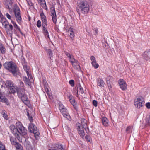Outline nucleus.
<instances>
[{
	"label": "nucleus",
	"mask_w": 150,
	"mask_h": 150,
	"mask_svg": "<svg viewBox=\"0 0 150 150\" xmlns=\"http://www.w3.org/2000/svg\"><path fill=\"white\" fill-rule=\"evenodd\" d=\"M4 68L11 73L13 75L16 76L17 74V67L13 61H8L4 64Z\"/></svg>",
	"instance_id": "obj_1"
},
{
	"label": "nucleus",
	"mask_w": 150,
	"mask_h": 150,
	"mask_svg": "<svg viewBox=\"0 0 150 150\" xmlns=\"http://www.w3.org/2000/svg\"><path fill=\"white\" fill-rule=\"evenodd\" d=\"M78 6L79 9L83 13L86 14L89 11L90 7L89 4L85 0H82L79 2Z\"/></svg>",
	"instance_id": "obj_2"
},
{
	"label": "nucleus",
	"mask_w": 150,
	"mask_h": 150,
	"mask_svg": "<svg viewBox=\"0 0 150 150\" xmlns=\"http://www.w3.org/2000/svg\"><path fill=\"white\" fill-rule=\"evenodd\" d=\"M16 125L17 132L21 135H25L27 134V130L23 126L21 122H16Z\"/></svg>",
	"instance_id": "obj_3"
},
{
	"label": "nucleus",
	"mask_w": 150,
	"mask_h": 150,
	"mask_svg": "<svg viewBox=\"0 0 150 150\" xmlns=\"http://www.w3.org/2000/svg\"><path fill=\"white\" fill-rule=\"evenodd\" d=\"M69 59L70 62L71 63L74 68L78 71H80V67L78 61L76 60L72 55Z\"/></svg>",
	"instance_id": "obj_4"
},
{
	"label": "nucleus",
	"mask_w": 150,
	"mask_h": 150,
	"mask_svg": "<svg viewBox=\"0 0 150 150\" xmlns=\"http://www.w3.org/2000/svg\"><path fill=\"white\" fill-rule=\"evenodd\" d=\"M28 128L30 132L31 133H33L34 134L35 138H36V136H38L40 134V133L38 132L37 127L33 124H30Z\"/></svg>",
	"instance_id": "obj_5"
},
{
	"label": "nucleus",
	"mask_w": 150,
	"mask_h": 150,
	"mask_svg": "<svg viewBox=\"0 0 150 150\" xmlns=\"http://www.w3.org/2000/svg\"><path fill=\"white\" fill-rule=\"evenodd\" d=\"M14 12L16 21L18 23L20 24L22 19L21 17L20 10L19 7L18 6L15 7L14 8Z\"/></svg>",
	"instance_id": "obj_6"
},
{
	"label": "nucleus",
	"mask_w": 150,
	"mask_h": 150,
	"mask_svg": "<svg viewBox=\"0 0 150 150\" xmlns=\"http://www.w3.org/2000/svg\"><path fill=\"white\" fill-rule=\"evenodd\" d=\"M50 10L53 21L54 23L56 24L57 21V16L54 6H52L50 8Z\"/></svg>",
	"instance_id": "obj_7"
},
{
	"label": "nucleus",
	"mask_w": 150,
	"mask_h": 150,
	"mask_svg": "<svg viewBox=\"0 0 150 150\" xmlns=\"http://www.w3.org/2000/svg\"><path fill=\"white\" fill-rule=\"evenodd\" d=\"M5 29L7 33L10 36H11L13 33V26L12 25L5 24L4 26Z\"/></svg>",
	"instance_id": "obj_8"
},
{
	"label": "nucleus",
	"mask_w": 150,
	"mask_h": 150,
	"mask_svg": "<svg viewBox=\"0 0 150 150\" xmlns=\"http://www.w3.org/2000/svg\"><path fill=\"white\" fill-rule=\"evenodd\" d=\"M80 125V123H78L76 124L77 129L80 136L82 137H83L85 135L84 131L82 127H81Z\"/></svg>",
	"instance_id": "obj_9"
},
{
	"label": "nucleus",
	"mask_w": 150,
	"mask_h": 150,
	"mask_svg": "<svg viewBox=\"0 0 150 150\" xmlns=\"http://www.w3.org/2000/svg\"><path fill=\"white\" fill-rule=\"evenodd\" d=\"M21 63L24 70L26 72L27 76L29 77V76L30 75V74L29 72V67L27 66V63L25 62V60L24 59H22Z\"/></svg>",
	"instance_id": "obj_10"
},
{
	"label": "nucleus",
	"mask_w": 150,
	"mask_h": 150,
	"mask_svg": "<svg viewBox=\"0 0 150 150\" xmlns=\"http://www.w3.org/2000/svg\"><path fill=\"white\" fill-rule=\"evenodd\" d=\"M119 84L120 88L122 90H125L127 89V85L125 81L123 79L119 80Z\"/></svg>",
	"instance_id": "obj_11"
},
{
	"label": "nucleus",
	"mask_w": 150,
	"mask_h": 150,
	"mask_svg": "<svg viewBox=\"0 0 150 150\" xmlns=\"http://www.w3.org/2000/svg\"><path fill=\"white\" fill-rule=\"evenodd\" d=\"M63 116L66 118L67 119L69 120L70 118L69 114L67 112V110L66 108H64L60 110Z\"/></svg>",
	"instance_id": "obj_12"
},
{
	"label": "nucleus",
	"mask_w": 150,
	"mask_h": 150,
	"mask_svg": "<svg viewBox=\"0 0 150 150\" xmlns=\"http://www.w3.org/2000/svg\"><path fill=\"white\" fill-rule=\"evenodd\" d=\"M0 22H1L3 26L5 24H8L9 22L7 21L6 18L3 16L1 12H0Z\"/></svg>",
	"instance_id": "obj_13"
},
{
	"label": "nucleus",
	"mask_w": 150,
	"mask_h": 150,
	"mask_svg": "<svg viewBox=\"0 0 150 150\" xmlns=\"http://www.w3.org/2000/svg\"><path fill=\"white\" fill-rule=\"evenodd\" d=\"M38 1L43 8L47 11L48 10L45 0H38Z\"/></svg>",
	"instance_id": "obj_14"
},
{
	"label": "nucleus",
	"mask_w": 150,
	"mask_h": 150,
	"mask_svg": "<svg viewBox=\"0 0 150 150\" xmlns=\"http://www.w3.org/2000/svg\"><path fill=\"white\" fill-rule=\"evenodd\" d=\"M143 57L146 60L150 59V51H146L144 52L143 54Z\"/></svg>",
	"instance_id": "obj_15"
},
{
	"label": "nucleus",
	"mask_w": 150,
	"mask_h": 150,
	"mask_svg": "<svg viewBox=\"0 0 150 150\" xmlns=\"http://www.w3.org/2000/svg\"><path fill=\"white\" fill-rule=\"evenodd\" d=\"M40 16H41L42 21V25L47 24V20L46 17L43 12L40 13Z\"/></svg>",
	"instance_id": "obj_16"
},
{
	"label": "nucleus",
	"mask_w": 150,
	"mask_h": 150,
	"mask_svg": "<svg viewBox=\"0 0 150 150\" xmlns=\"http://www.w3.org/2000/svg\"><path fill=\"white\" fill-rule=\"evenodd\" d=\"M17 93L19 98L22 97V96L25 94L24 91L23 89H18L17 90Z\"/></svg>",
	"instance_id": "obj_17"
},
{
	"label": "nucleus",
	"mask_w": 150,
	"mask_h": 150,
	"mask_svg": "<svg viewBox=\"0 0 150 150\" xmlns=\"http://www.w3.org/2000/svg\"><path fill=\"white\" fill-rule=\"evenodd\" d=\"M77 93L76 94V96L78 97L79 95L81 94H83L84 93V90L83 88L80 85L77 88Z\"/></svg>",
	"instance_id": "obj_18"
},
{
	"label": "nucleus",
	"mask_w": 150,
	"mask_h": 150,
	"mask_svg": "<svg viewBox=\"0 0 150 150\" xmlns=\"http://www.w3.org/2000/svg\"><path fill=\"white\" fill-rule=\"evenodd\" d=\"M0 102H3L6 104L7 105H9V102L8 99L4 96H2L0 98Z\"/></svg>",
	"instance_id": "obj_19"
},
{
	"label": "nucleus",
	"mask_w": 150,
	"mask_h": 150,
	"mask_svg": "<svg viewBox=\"0 0 150 150\" xmlns=\"http://www.w3.org/2000/svg\"><path fill=\"white\" fill-rule=\"evenodd\" d=\"M104 81L100 78L98 79V86L100 88H102L104 86L105 84Z\"/></svg>",
	"instance_id": "obj_20"
},
{
	"label": "nucleus",
	"mask_w": 150,
	"mask_h": 150,
	"mask_svg": "<svg viewBox=\"0 0 150 150\" xmlns=\"http://www.w3.org/2000/svg\"><path fill=\"white\" fill-rule=\"evenodd\" d=\"M134 102V104L135 107L137 109H141L144 106V103H139L138 102Z\"/></svg>",
	"instance_id": "obj_21"
},
{
	"label": "nucleus",
	"mask_w": 150,
	"mask_h": 150,
	"mask_svg": "<svg viewBox=\"0 0 150 150\" xmlns=\"http://www.w3.org/2000/svg\"><path fill=\"white\" fill-rule=\"evenodd\" d=\"M9 89L10 93L13 94L15 93L16 91L17 92L18 89L16 85L13 86L12 87L9 88Z\"/></svg>",
	"instance_id": "obj_22"
},
{
	"label": "nucleus",
	"mask_w": 150,
	"mask_h": 150,
	"mask_svg": "<svg viewBox=\"0 0 150 150\" xmlns=\"http://www.w3.org/2000/svg\"><path fill=\"white\" fill-rule=\"evenodd\" d=\"M102 122L103 124L105 126L108 125V120L107 118L105 117H103L101 119Z\"/></svg>",
	"instance_id": "obj_23"
},
{
	"label": "nucleus",
	"mask_w": 150,
	"mask_h": 150,
	"mask_svg": "<svg viewBox=\"0 0 150 150\" xmlns=\"http://www.w3.org/2000/svg\"><path fill=\"white\" fill-rule=\"evenodd\" d=\"M6 84L7 86H8L9 88L16 85L14 83H13V82L11 80H7L6 81Z\"/></svg>",
	"instance_id": "obj_24"
},
{
	"label": "nucleus",
	"mask_w": 150,
	"mask_h": 150,
	"mask_svg": "<svg viewBox=\"0 0 150 150\" xmlns=\"http://www.w3.org/2000/svg\"><path fill=\"white\" fill-rule=\"evenodd\" d=\"M138 102L139 103H143L145 102L144 101V99L141 96H139L135 100L134 102Z\"/></svg>",
	"instance_id": "obj_25"
},
{
	"label": "nucleus",
	"mask_w": 150,
	"mask_h": 150,
	"mask_svg": "<svg viewBox=\"0 0 150 150\" xmlns=\"http://www.w3.org/2000/svg\"><path fill=\"white\" fill-rule=\"evenodd\" d=\"M11 1L10 0H5L4 4L7 8L10 9L9 6L11 5Z\"/></svg>",
	"instance_id": "obj_26"
},
{
	"label": "nucleus",
	"mask_w": 150,
	"mask_h": 150,
	"mask_svg": "<svg viewBox=\"0 0 150 150\" xmlns=\"http://www.w3.org/2000/svg\"><path fill=\"white\" fill-rule=\"evenodd\" d=\"M0 51L2 54H5L6 52L5 48L4 45L1 43H0Z\"/></svg>",
	"instance_id": "obj_27"
},
{
	"label": "nucleus",
	"mask_w": 150,
	"mask_h": 150,
	"mask_svg": "<svg viewBox=\"0 0 150 150\" xmlns=\"http://www.w3.org/2000/svg\"><path fill=\"white\" fill-rule=\"evenodd\" d=\"M47 25V24H45V25H42V30L43 31V33L44 35L48 33L47 29L46 28V26Z\"/></svg>",
	"instance_id": "obj_28"
},
{
	"label": "nucleus",
	"mask_w": 150,
	"mask_h": 150,
	"mask_svg": "<svg viewBox=\"0 0 150 150\" xmlns=\"http://www.w3.org/2000/svg\"><path fill=\"white\" fill-rule=\"evenodd\" d=\"M15 144L14 145H15L17 150H23L22 146L19 143L16 142Z\"/></svg>",
	"instance_id": "obj_29"
},
{
	"label": "nucleus",
	"mask_w": 150,
	"mask_h": 150,
	"mask_svg": "<svg viewBox=\"0 0 150 150\" xmlns=\"http://www.w3.org/2000/svg\"><path fill=\"white\" fill-rule=\"evenodd\" d=\"M28 77V78L26 76L23 77V80L25 84L29 85L30 84V80L28 78L29 77Z\"/></svg>",
	"instance_id": "obj_30"
},
{
	"label": "nucleus",
	"mask_w": 150,
	"mask_h": 150,
	"mask_svg": "<svg viewBox=\"0 0 150 150\" xmlns=\"http://www.w3.org/2000/svg\"><path fill=\"white\" fill-rule=\"evenodd\" d=\"M10 128L11 130L13 133H14V134L16 132H17V129L16 127L15 128V126L14 125H11L10 126Z\"/></svg>",
	"instance_id": "obj_31"
},
{
	"label": "nucleus",
	"mask_w": 150,
	"mask_h": 150,
	"mask_svg": "<svg viewBox=\"0 0 150 150\" xmlns=\"http://www.w3.org/2000/svg\"><path fill=\"white\" fill-rule=\"evenodd\" d=\"M69 32L70 33V37L71 38H73L74 36V32L71 28L69 29Z\"/></svg>",
	"instance_id": "obj_32"
},
{
	"label": "nucleus",
	"mask_w": 150,
	"mask_h": 150,
	"mask_svg": "<svg viewBox=\"0 0 150 150\" xmlns=\"http://www.w3.org/2000/svg\"><path fill=\"white\" fill-rule=\"evenodd\" d=\"M132 126H129L127 127L126 129V132L127 133H131L132 132Z\"/></svg>",
	"instance_id": "obj_33"
},
{
	"label": "nucleus",
	"mask_w": 150,
	"mask_h": 150,
	"mask_svg": "<svg viewBox=\"0 0 150 150\" xmlns=\"http://www.w3.org/2000/svg\"><path fill=\"white\" fill-rule=\"evenodd\" d=\"M10 140L12 144L14 145L17 142H16V139L13 137H10Z\"/></svg>",
	"instance_id": "obj_34"
},
{
	"label": "nucleus",
	"mask_w": 150,
	"mask_h": 150,
	"mask_svg": "<svg viewBox=\"0 0 150 150\" xmlns=\"http://www.w3.org/2000/svg\"><path fill=\"white\" fill-rule=\"evenodd\" d=\"M55 148L58 149H61L64 150V149L61 144H56L55 145Z\"/></svg>",
	"instance_id": "obj_35"
},
{
	"label": "nucleus",
	"mask_w": 150,
	"mask_h": 150,
	"mask_svg": "<svg viewBox=\"0 0 150 150\" xmlns=\"http://www.w3.org/2000/svg\"><path fill=\"white\" fill-rule=\"evenodd\" d=\"M20 98L21 99L23 102H24L27 100L28 97L27 95L25 94L22 96V97H21Z\"/></svg>",
	"instance_id": "obj_36"
},
{
	"label": "nucleus",
	"mask_w": 150,
	"mask_h": 150,
	"mask_svg": "<svg viewBox=\"0 0 150 150\" xmlns=\"http://www.w3.org/2000/svg\"><path fill=\"white\" fill-rule=\"evenodd\" d=\"M91 63L93 66L96 69L98 68L99 66L98 64L97 63L96 61L92 62Z\"/></svg>",
	"instance_id": "obj_37"
},
{
	"label": "nucleus",
	"mask_w": 150,
	"mask_h": 150,
	"mask_svg": "<svg viewBox=\"0 0 150 150\" xmlns=\"http://www.w3.org/2000/svg\"><path fill=\"white\" fill-rule=\"evenodd\" d=\"M25 145L26 147V149H28V150H32V148L31 147L30 144H27L26 143L25 144Z\"/></svg>",
	"instance_id": "obj_38"
},
{
	"label": "nucleus",
	"mask_w": 150,
	"mask_h": 150,
	"mask_svg": "<svg viewBox=\"0 0 150 150\" xmlns=\"http://www.w3.org/2000/svg\"><path fill=\"white\" fill-rule=\"evenodd\" d=\"M1 114L4 119H8V117L7 115L4 112H2L1 113Z\"/></svg>",
	"instance_id": "obj_39"
},
{
	"label": "nucleus",
	"mask_w": 150,
	"mask_h": 150,
	"mask_svg": "<svg viewBox=\"0 0 150 150\" xmlns=\"http://www.w3.org/2000/svg\"><path fill=\"white\" fill-rule=\"evenodd\" d=\"M5 148L4 144L2 142L0 143V150H2Z\"/></svg>",
	"instance_id": "obj_40"
},
{
	"label": "nucleus",
	"mask_w": 150,
	"mask_h": 150,
	"mask_svg": "<svg viewBox=\"0 0 150 150\" xmlns=\"http://www.w3.org/2000/svg\"><path fill=\"white\" fill-rule=\"evenodd\" d=\"M37 26L38 27L40 28V27L41 26V21L40 20H38L37 21Z\"/></svg>",
	"instance_id": "obj_41"
},
{
	"label": "nucleus",
	"mask_w": 150,
	"mask_h": 150,
	"mask_svg": "<svg viewBox=\"0 0 150 150\" xmlns=\"http://www.w3.org/2000/svg\"><path fill=\"white\" fill-rule=\"evenodd\" d=\"M93 30V33L95 35H96L97 34H98V28H95Z\"/></svg>",
	"instance_id": "obj_42"
},
{
	"label": "nucleus",
	"mask_w": 150,
	"mask_h": 150,
	"mask_svg": "<svg viewBox=\"0 0 150 150\" xmlns=\"http://www.w3.org/2000/svg\"><path fill=\"white\" fill-rule=\"evenodd\" d=\"M69 83L71 86H73L74 85V80H71L69 82Z\"/></svg>",
	"instance_id": "obj_43"
},
{
	"label": "nucleus",
	"mask_w": 150,
	"mask_h": 150,
	"mask_svg": "<svg viewBox=\"0 0 150 150\" xmlns=\"http://www.w3.org/2000/svg\"><path fill=\"white\" fill-rule=\"evenodd\" d=\"M70 103L72 104V105L74 106L75 104V100L74 98H72L71 99H70V100H69Z\"/></svg>",
	"instance_id": "obj_44"
},
{
	"label": "nucleus",
	"mask_w": 150,
	"mask_h": 150,
	"mask_svg": "<svg viewBox=\"0 0 150 150\" xmlns=\"http://www.w3.org/2000/svg\"><path fill=\"white\" fill-rule=\"evenodd\" d=\"M85 138L86 140L90 142L91 141V138L88 135H86L85 136Z\"/></svg>",
	"instance_id": "obj_45"
},
{
	"label": "nucleus",
	"mask_w": 150,
	"mask_h": 150,
	"mask_svg": "<svg viewBox=\"0 0 150 150\" xmlns=\"http://www.w3.org/2000/svg\"><path fill=\"white\" fill-rule=\"evenodd\" d=\"M59 109L60 110H61L62 109H64L65 108L64 107V105L61 103H60L59 104Z\"/></svg>",
	"instance_id": "obj_46"
},
{
	"label": "nucleus",
	"mask_w": 150,
	"mask_h": 150,
	"mask_svg": "<svg viewBox=\"0 0 150 150\" xmlns=\"http://www.w3.org/2000/svg\"><path fill=\"white\" fill-rule=\"evenodd\" d=\"M27 3L29 6H33V3L30 0H26Z\"/></svg>",
	"instance_id": "obj_47"
},
{
	"label": "nucleus",
	"mask_w": 150,
	"mask_h": 150,
	"mask_svg": "<svg viewBox=\"0 0 150 150\" xmlns=\"http://www.w3.org/2000/svg\"><path fill=\"white\" fill-rule=\"evenodd\" d=\"M93 104L94 106L97 107V102L95 100H93Z\"/></svg>",
	"instance_id": "obj_48"
},
{
	"label": "nucleus",
	"mask_w": 150,
	"mask_h": 150,
	"mask_svg": "<svg viewBox=\"0 0 150 150\" xmlns=\"http://www.w3.org/2000/svg\"><path fill=\"white\" fill-rule=\"evenodd\" d=\"M13 26L14 28H15L16 29H17L18 31H20V28L16 23L15 24V25Z\"/></svg>",
	"instance_id": "obj_49"
},
{
	"label": "nucleus",
	"mask_w": 150,
	"mask_h": 150,
	"mask_svg": "<svg viewBox=\"0 0 150 150\" xmlns=\"http://www.w3.org/2000/svg\"><path fill=\"white\" fill-rule=\"evenodd\" d=\"M90 59L92 62L96 61L95 60V57L93 56H92L91 57Z\"/></svg>",
	"instance_id": "obj_50"
},
{
	"label": "nucleus",
	"mask_w": 150,
	"mask_h": 150,
	"mask_svg": "<svg viewBox=\"0 0 150 150\" xmlns=\"http://www.w3.org/2000/svg\"><path fill=\"white\" fill-rule=\"evenodd\" d=\"M146 106L148 109L150 108V102L146 103Z\"/></svg>",
	"instance_id": "obj_51"
},
{
	"label": "nucleus",
	"mask_w": 150,
	"mask_h": 150,
	"mask_svg": "<svg viewBox=\"0 0 150 150\" xmlns=\"http://www.w3.org/2000/svg\"><path fill=\"white\" fill-rule=\"evenodd\" d=\"M6 16L9 19L11 20V16L8 13H6Z\"/></svg>",
	"instance_id": "obj_52"
},
{
	"label": "nucleus",
	"mask_w": 150,
	"mask_h": 150,
	"mask_svg": "<svg viewBox=\"0 0 150 150\" xmlns=\"http://www.w3.org/2000/svg\"><path fill=\"white\" fill-rule=\"evenodd\" d=\"M82 126H83V128L86 130V128H87V126L86 123L85 122L84 124H82Z\"/></svg>",
	"instance_id": "obj_53"
},
{
	"label": "nucleus",
	"mask_w": 150,
	"mask_h": 150,
	"mask_svg": "<svg viewBox=\"0 0 150 150\" xmlns=\"http://www.w3.org/2000/svg\"><path fill=\"white\" fill-rule=\"evenodd\" d=\"M68 97L69 100H70V99H71L73 98H74L73 96L71 95L70 94H69V95H68Z\"/></svg>",
	"instance_id": "obj_54"
},
{
	"label": "nucleus",
	"mask_w": 150,
	"mask_h": 150,
	"mask_svg": "<svg viewBox=\"0 0 150 150\" xmlns=\"http://www.w3.org/2000/svg\"><path fill=\"white\" fill-rule=\"evenodd\" d=\"M66 55L69 58L71 57V56L72 55H71L69 53H68L67 52H66Z\"/></svg>",
	"instance_id": "obj_55"
},
{
	"label": "nucleus",
	"mask_w": 150,
	"mask_h": 150,
	"mask_svg": "<svg viewBox=\"0 0 150 150\" xmlns=\"http://www.w3.org/2000/svg\"><path fill=\"white\" fill-rule=\"evenodd\" d=\"M28 118L30 122H31L33 121V117L31 116H29L28 117Z\"/></svg>",
	"instance_id": "obj_56"
},
{
	"label": "nucleus",
	"mask_w": 150,
	"mask_h": 150,
	"mask_svg": "<svg viewBox=\"0 0 150 150\" xmlns=\"http://www.w3.org/2000/svg\"><path fill=\"white\" fill-rule=\"evenodd\" d=\"M147 118L148 119L149 124L150 125V114L148 115Z\"/></svg>",
	"instance_id": "obj_57"
},
{
	"label": "nucleus",
	"mask_w": 150,
	"mask_h": 150,
	"mask_svg": "<svg viewBox=\"0 0 150 150\" xmlns=\"http://www.w3.org/2000/svg\"><path fill=\"white\" fill-rule=\"evenodd\" d=\"M49 55L50 57H52V53L51 51L49 52Z\"/></svg>",
	"instance_id": "obj_58"
},
{
	"label": "nucleus",
	"mask_w": 150,
	"mask_h": 150,
	"mask_svg": "<svg viewBox=\"0 0 150 150\" xmlns=\"http://www.w3.org/2000/svg\"><path fill=\"white\" fill-rule=\"evenodd\" d=\"M44 35L46 37L47 36V37L49 39H50V38L49 36V33H48V34H46L45 35Z\"/></svg>",
	"instance_id": "obj_59"
},
{
	"label": "nucleus",
	"mask_w": 150,
	"mask_h": 150,
	"mask_svg": "<svg viewBox=\"0 0 150 150\" xmlns=\"http://www.w3.org/2000/svg\"><path fill=\"white\" fill-rule=\"evenodd\" d=\"M11 23L13 24V25H15V24H16V23H15L12 20H11Z\"/></svg>",
	"instance_id": "obj_60"
},
{
	"label": "nucleus",
	"mask_w": 150,
	"mask_h": 150,
	"mask_svg": "<svg viewBox=\"0 0 150 150\" xmlns=\"http://www.w3.org/2000/svg\"><path fill=\"white\" fill-rule=\"evenodd\" d=\"M27 115L28 117L29 116H30V115H29V113L28 112H27Z\"/></svg>",
	"instance_id": "obj_61"
},
{
	"label": "nucleus",
	"mask_w": 150,
	"mask_h": 150,
	"mask_svg": "<svg viewBox=\"0 0 150 150\" xmlns=\"http://www.w3.org/2000/svg\"><path fill=\"white\" fill-rule=\"evenodd\" d=\"M77 12H78V14H79V15H80V12H79V9L77 10Z\"/></svg>",
	"instance_id": "obj_62"
},
{
	"label": "nucleus",
	"mask_w": 150,
	"mask_h": 150,
	"mask_svg": "<svg viewBox=\"0 0 150 150\" xmlns=\"http://www.w3.org/2000/svg\"><path fill=\"white\" fill-rule=\"evenodd\" d=\"M109 89L110 90V88H112V87H111V85H110V86H109Z\"/></svg>",
	"instance_id": "obj_63"
},
{
	"label": "nucleus",
	"mask_w": 150,
	"mask_h": 150,
	"mask_svg": "<svg viewBox=\"0 0 150 150\" xmlns=\"http://www.w3.org/2000/svg\"><path fill=\"white\" fill-rule=\"evenodd\" d=\"M1 66H2L1 64V63L0 62V69H1Z\"/></svg>",
	"instance_id": "obj_64"
}]
</instances>
